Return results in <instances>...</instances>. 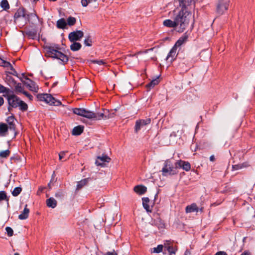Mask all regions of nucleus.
<instances>
[{
    "mask_svg": "<svg viewBox=\"0 0 255 255\" xmlns=\"http://www.w3.org/2000/svg\"><path fill=\"white\" fill-rule=\"evenodd\" d=\"M179 6L181 8L188 9V6H190L192 3H194V0H179Z\"/></svg>",
    "mask_w": 255,
    "mask_h": 255,
    "instance_id": "14",
    "label": "nucleus"
},
{
    "mask_svg": "<svg viewBox=\"0 0 255 255\" xmlns=\"http://www.w3.org/2000/svg\"><path fill=\"white\" fill-rule=\"evenodd\" d=\"M84 44L86 46H91L92 45V40L90 37H88L84 40Z\"/></svg>",
    "mask_w": 255,
    "mask_h": 255,
    "instance_id": "44",
    "label": "nucleus"
},
{
    "mask_svg": "<svg viewBox=\"0 0 255 255\" xmlns=\"http://www.w3.org/2000/svg\"><path fill=\"white\" fill-rule=\"evenodd\" d=\"M134 191L139 195L144 194L147 190V188L143 185H136L134 187Z\"/></svg>",
    "mask_w": 255,
    "mask_h": 255,
    "instance_id": "16",
    "label": "nucleus"
},
{
    "mask_svg": "<svg viewBox=\"0 0 255 255\" xmlns=\"http://www.w3.org/2000/svg\"><path fill=\"white\" fill-rule=\"evenodd\" d=\"M10 154V151L8 149L1 151L0 152V157L1 158H6Z\"/></svg>",
    "mask_w": 255,
    "mask_h": 255,
    "instance_id": "40",
    "label": "nucleus"
},
{
    "mask_svg": "<svg viewBox=\"0 0 255 255\" xmlns=\"http://www.w3.org/2000/svg\"><path fill=\"white\" fill-rule=\"evenodd\" d=\"M39 190H40L41 191H42V188H41V189L39 188Z\"/></svg>",
    "mask_w": 255,
    "mask_h": 255,
    "instance_id": "64",
    "label": "nucleus"
},
{
    "mask_svg": "<svg viewBox=\"0 0 255 255\" xmlns=\"http://www.w3.org/2000/svg\"><path fill=\"white\" fill-rule=\"evenodd\" d=\"M103 113H95L94 119L100 120L101 119H108L114 116V113L111 114L108 110H103Z\"/></svg>",
    "mask_w": 255,
    "mask_h": 255,
    "instance_id": "7",
    "label": "nucleus"
},
{
    "mask_svg": "<svg viewBox=\"0 0 255 255\" xmlns=\"http://www.w3.org/2000/svg\"><path fill=\"white\" fill-rule=\"evenodd\" d=\"M51 181H50V182L48 185V187H49L50 189L51 188Z\"/></svg>",
    "mask_w": 255,
    "mask_h": 255,
    "instance_id": "59",
    "label": "nucleus"
},
{
    "mask_svg": "<svg viewBox=\"0 0 255 255\" xmlns=\"http://www.w3.org/2000/svg\"><path fill=\"white\" fill-rule=\"evenodd\" d=\"M206 50L205 49H204V50H202V52H201V53H203L205 52H206Z\"/></svg>",
    "mask_w": 255,
    "mask_h": 255,
    "instance_id": "61",
    "label": "nucleus"
},
{
    "mask_svg": "<svg viewBox=\"0 0 255 255\" xmlns=\"http://www.w3.org/2000/svg\"><path fill=\"white\" fill-rule=\"evenodd\" d=\"M10 93H12L11 90L0 84V93H3L4 94V95H7Z\"/></svg>",
    "mask_w": 255,
    "mask_h": 255,
    "instance_id": "32",
    "label": "nucleus"
},
{
    "mask_svg": "<svg viewBox=\"0 0 255 255\" xmlns=\"http://www.w3.org/2000/svg\"><path fill=\"white\" fill-rule=\"evenodd\" d=\"M29 16V14L26 13L25 10L24 8L19 7L14 14V18L16 19L22 17L28 19Z\"/></svg>",
    "mask_w": 255,
    "mask_h": 255,
    "instance_id": "12",
    "label": "nucleus"
},
{
    "mask_svg": "<svg viewBox=\"0 0 255 255\" xmlns=\"http://www.w3.org/2000/svg\"><path fill=\"white\" fill-rule=\"evenodd\" d=\"M173 19L175 20L176 24L178 26L177 31L183 32L188 25L190 19L192 17L191 12L188 9L177 8L173 11Z\"/></svg>",
    "mask_w": 255,
    "mask_h": 255,
    "instance_id": "1",
    "label": "nucleus"
},
{
    "mask_svg": "<svg viewBox=\"0 0 255 255\" xmlns=\"http://www.w3.org/2000/svg\"><path fill=\"white\" fill-rule=\"evenodd\" d=\"M12 82L15 85L14 90L15 93L17 94L19 93L23 94V92L25 91L23 90L24 88L22 86V84L20 83H17L14 79H12Z\"/></svg>",
    "mask_w": 255,
    "mask_h": 255,
    "instance_id": "17",
    "label": "nucleus"
},
{
    "mask_svg": "<svg viewBox=\"0 0 255 255\" xmlns=\"http://www.w3.org/2000/svg\"><path fill=\"white\" fill-rule=\"evenodd\" d=\"M176 169V166L174 167L171 161L167 160L164 162L163 167L161 170L162 175L164 176H167L176 174L177 173Z\"/></svg>",
    "mask_w": 255,
    "mask_h": 255,
    "instance_id": "4",
    "label": "nucleus"
},
{
    "mask_svg": "<svg viewBox=\"0 0 255 255\" xmlns=\"http://www.w3.org/2000/svg\"><path fill=\"white\" fill-rule=\"evenodd\" d=\"M19 109L22 111H26L28 109L27 105L23 101L20 100L18 104Z\"/></svg>",
    "mask_w": 255,
    "mask_h": 255,
    "instance_id": "37",
    "label": "nucleus"
},
{
    "mask_svg": "<svg viewBox=\"0 0 255 255\" xmlns=\"http://www.w3.org/2000/svg\"><path fill=\"white\" fill-rule=\"evenodd\" d=\"M83 117L89 119H94L95 113L85 110Z\"/></svg>",
    "mask_w": 255,
    "mask_h": 255,
    "instance_id": "30",
    "label": "nucleus"
},
{
    "mask_svg": "<svg viewBox=\"0 0 255 255\" xmlns=\"http://www.w3.org/2000/svg\"><path fill=\"white\" fill-rule=\"evenodd\" d=\"M223 254H224V252L220 251L216 253L215 255H223Z\"/></svg>",
    "mask_w": 255,
    "mask_h": 255,
    "instance_id": "54",
    "label": "nucleus"
},
{
    "mask_svg": "<svg viewBox=\"0 0 255 255\" xmlns=\"http://www.w3.org/2000/svg\"><path fill=\"white\" fill-rule=\"evenodd\" d=\"M55 196L57 198H62L64 196V194L62 191H59L55 193Z\"/></svg>",
    "mask_w": 255,
    "mask_h": 255,
    "instance_id": "46",
    "label": "nucleus"
},
{
    "mask_svg": "<svg viewBox=\"0 0 255 255\" xmlns=\"http://www.w3.org/2000/svg\"><path fill=\"white\" fill-rule=\"evenodd\" d=\"M4 103L3 98L1 97H0V107L2 106Z\"/></svg>",
    "mask_w": 255,
    "mask_h": 255,
    "instance_id": "52",
    "label": "nucleus"
},
{
    "mask_svg": "<svg viewBox=\"0 0 255 255\" xmlns=\"http://www.w3.org/2000/svg\"><path fill=\"white\" fill-rule=\"evenodd\" d=\"M163 24L164 26L170 28H174L177 26L175 20L174 19V20H171V19H166L163 21Z\"/></svg>",
    "mask_w": 255,
    "mask_h": 255,
    "instance_id": "18",
    "label": "nucleus"
},
{
    "mask_svg": "<svg viewBox=\"0 0 255 255\" xmlns=\"http://www.w3.org/2000/svg\"><path fill=\"white\" fill-rule=\"evenodd\" d=\"M8 130V127L5 124H0V135L1 136L5 135L6 132Z\"/></svg>",
    "mask_w": 255,
    "mask_h": 255,
    "instance_id": "28",
    "label": "nucleus"
},
{
    "mask_svg": "<svg viewBox=\"0 0 255 255\" xmlns=\"http://www.w3.org/2000/svg\"><path fill=\"white\" fill-rule=\"evenodd\" d=\"M176 166L177 168H182L186 171H188L191 169L190 164L188 162L183 161L181 160H178L177 162H176Z\"/></svg>",
    "mask_w": 255,
    "mask_h": 255,
    "instance_id": "10",
    "label": "nucleus"
},
{
    "mask_svg": "<svg viewBox=\"0 0 255 255\" xmlns=\"http://www.w3.org/2000/svg\"><path fill=\"white\" fill-rule=\"evenodd\" d=\"M177 49H171L166 57V60H169L172 62L176 57L177 53L176 52Z\"/></svg>",
    "mask_w": 255,
    "mask_h": 255,
    "instance_id": "15",
    "label": "nucleus"
},
{
    "mask_svg": "<svg viewBox=\"0 0 255 255\" xmlns=\"http://www.w3.org/2000/svg\"><path fill=\"white\" fill-rule=\"evenodd\" d=\"M45 55L47 57L56 58L61 61L63 63H66L68 60V57L62 52L58 50V49H44Z\"/></svg>",
    "mask_w": 255,
    "mask_h": 255,
    "instance_id": "2",
    "label": "nucleus"
},
{
    "mask_svg": "<svg viewBox=\"0 0 255 255\" xmlns=\"http://www.w3.org/2000/svg\"><path fill=\"white\" fill-rule=\"evenodd\" d=\"M95 62H96V63H98L99 65H101V64H102L104 63V62L102 60H100V61H95Z\"/></svg>",
    "mask_w": 255,
    "mask_h": 255,
    "instance_id": "56",
    "label": "nucleus"
},
{
    "mask_svg": "<svg viewBox=\"0 0 255 255\" xmlns=\"http://www.w3.org/2000/svg\"><path fill=\"white\" fill-rule=\"evenodd\" d=\"M82 46L81 44L79 42H74L71 45L70 48H81Z\"/></svg>",
    "mask_w": 255,
    "mask_h": 255,
    "instance_id": "47",
    "label": "nucleus"
},
{
    "mask_svg": "<svg viewBox=\"0 0 255 255\" xmlns=\"http://www.w3.org/2000/svg\"><path fill=\"white\" fill-rule=\"evenodd\" d=\"M22 189L21 187H15L13 191L12 192V194L13 196H17L21 192Z\"/></svg>",
    "mask_w": 255,
    "mask_h": 255,
    "instance_id": "39",
    "label": "nucleus"
},
{
    "mask_svg": "<svg viewBox=\"0 0 255 255\" xmlns=\"http://www.w3.org/2000/svg\"><path fill=\"white\" fill-rule=\"evenodd\" d=\"M25 79L29 81V83H25V85L28 88L29 90L35 93L38 92L39 88L36 84L28 78L26 77Z\"/></svg>",
    "mask_w": 255,
    "mask_h": 255,
    "instance_id": "11",
    "label": "nucleus"
},
{
    "mask_svg": "<svg viewBox=\"0 0 255 255\" xmlns=\"http://www.w3.org/2000/svg\"><path fill=\"white\" fill-rule=\"evenodd\" d=\"M57 82H55V83H54L53 84V85H52V87H54V86H55L57 85Z\"/></svg>",
    "mask_w": 255,
    "mask_h": 255,
    "instance_id": "57",
    "label": "nucleus"
},
{
    "mask_svg": "<svg viewBox=\"0 0 255 255\" xmlns=\"http://www.w3.org/2000/svg\"><path fill=\"white\" fill-rule=\"evenodd\" d=\"M186 212L187 213H192V212H198L199 210V208L197 206L196 204L195 203H193L191 204V205L187 206L186 207Z\"/></svg>",
    "mask_w": 255,
    "mask_h": 255,
    "instance_id": "21",
    "label": "nucleus"
},
{
    "mask_svg": "<svg viewBox=\"0 0 255 255\" xmlns=\"http://www.w3.org/2000/svg\"><path fill=\"white\" fill-rule=\"evenodd\" d=\"M187 39L188 36L187 35L183 36L176 41V42L173 46L172 48H177L178 47L181 46L183 43L187 41Z\"/></svg>",
    "mask_w": 255,
    "mask_h": 255,
    "instance_id": "19",
    "label": "nucleus"
},
{
    "mask_svg": "<svg viewBox=\"0 0 255 255\" xmlns=\"http://www.w3.org/2000/svg\"><path fill=\"white\" fill-rule=\"evenodd\" d=\"M5 231L8 237H11L13 235V231L11 228L7 227L5 228Z\"/></svg>",
    "mask_w": 255,
    "mask_h": 255,
    "instance_id": "45",
    "label": "nucleus"
},
{
    "mask_svg": "<svg viewBox=\"0 0 255 255\" xmlns=\"http://www.w3.org/2000/svg\"><path fill=\"white\" fill-rule=\"evenodd\" d=\"M163 246L162 245H159L157 247L153 248L152 253H159L162 251Z\"/></svg>",
    "mask_w": 255,
    "mask_h": 255,
    "instance_id": "41",
    "label": "nucleus"
},
{
    "mask_svg": "<svg viewBox=\"0 0 255 255\" xmlns=\"http://www.w3.org/2000/svg\"><path fill=\"white\" fill-rule=\"evenodd\" d=\"M111 158L107 155H102V156H99L98 157V160L96 161L95 164L97 166H103L104 165V162H109Z\"/></svg>",
    "mask_w": 255,
    "mask_h": 255,
    "instance_id": "13",
    "label": "nucleus"
},
{
    "mask_svg": "<svg viewBox=\"0 0 255 255\" xmlns=\"http://www.w3.org/2000/svg\"><path fill=\"white\" fill-rule=\"evenodd\" d=\"M38 0H33V1H34V2H36V1H38Z\"/></svg>",
    "mask_w": 255,
    "mask_h": 255,
    "instance_id": "63",
    "label": "nucleus"
},
{
    "mask_svg": "<svg viewBox=\"0 0 255 255\" xmlns=\"http://www.w3.org/2000/svg\"><path fill=\"white\" fill-rule=\"evenodd\" d=\"M21 81L23 83V84L25 85V83H29V81L28 80H27L26 82L25 81H23L22 80H21Z\"/></svg>",
    "mask_w": 255,
    "mask_h": 255,
    "instance_id": "58",
    "label": "nucleus"
},
{
    "mask_svg": "<svg viewBox=\"0 0 255 255\" xmlns=\"http://www.w3.org/2000/svg\"><path fill=\"white\" fill-rule=\"evenodd\" d=\"M241 255H251V253L248 251H246L243 253Z\"/></svg>",
    "mask_w": 255,
    "mask_h": 255,
    "instance_id": "50",
    "label": "nucleus"
},
{
    "mask_svg": "<svg viewBox=\"0 0 255 255\" xmlns=\"http://www.w3.org/2000/svg\"><path fill=\"white\" fill-rule=\"evenodd\" d=\"M83 127L78 126L74 128L72 130V133L74 135H79L83 131Z\"/></svg>",
    "mask_w": 255,
    "mask_h": 255,
    "instance_id": "24",
    "label": "nucleus"
},
{
    "mask_svg": "<svg viewBox=\"0 0 255 255\" xmlns=\"http://www.w3.org/2000/svg\"><path fill=\"white\" fill-rule=\"evenodd\" d=\"M248 166V164L247 163H243L241 164H238L236 165H233L232 166L233 170H237L240 169H242L244 167H246Z\"/></svg>",
    "mask_w": 255,
    "mask_h": 255,
    "instance_id": "33",
    "label": "nucleus"
},
{
    "mask_svg": "<svg viewBox=\"0 0 255 255\" xmlns=\"http://www.w3.org/2000/svg\"><path fill=\"white\" fill-rule=\"evenodd\" d=\"M0 6L4 10H8L10 7L9 4L7 0H2L0 2Z\"/></svg>",
    "mask_w": 255,
    "mask_h": 255,
    "instance_id": "35",
    "label": "nucleus"
},
{
    "mask_svg": "<svg viewBox=\"0 0 255 255\" xmlns=\"http://www.w3.org/2000/svg\"><path fill=\"white\" fill-rule=\"evenodd\" d=\"M89 178H85L77 182L76 190H79L83 188L88 183Z\"/></svg>",
    "mask_w": 255,
    "mask_h": 255,
    "instance_id": "25",
    "label": "nucleus"
},
{
    "mask_svg": "<svg viewBox=\"0 0 255 255\" xmlns=\"http://www.w3.org/2000/svg\"><path fill=\"white\" fill-rule=\"evenodd\" d=\"M11 70L13 71V72L12 73V74H13V75L17 76V74L16 71L13 68Z\"/></svg>",
    "mask_w": 255,
    "mask_h": 255,
    "instance_id": "53",
    "label": "nucleus"
},
{
    "mask_svg": "<svg viewBox=\"0 0 255 255\" xmlns=\"http://www.w3.org/2000/svg\"><path fill=\"white\" fill-rule=\"evenodd\" d=\"M84 36V33L81 30L73 31L69 33L68 38L70 41L74 42L80 40Z\"/></svg>",
    "mask_w": 255,
    "mask_h": 255,
    "instance_id": "9",
    "label": "nucleus"
},
{
    "mask_svg": "<svg viewBox=\"0 0 255 255\" xmlns=\"http://www.w3.org/2000/svg\"><path fill=\"white\" fill-rule=\"evenodd\" d=\"M38 101L45 102L50 105L58 106L61 105V102L56 100L50 94H39L36 96Z\"/></svg>",
    "mask_w": 255,
    "mask_h": 255,
    "instance_id": "3",
    "label": "nucleus"
},
{
    "mask_svg": "<svg viewBox=\"0 0 255 255\" xmlns=\"http://www.w3.org/2000/svg\"><path fill=\"white\" fill-rule=\"evenodd\" d=\"M0 66L4 67H10V69H12L11 64L9 62L4 60L3 58L0 56Z\"/></svg>",
    "mask_w": 255,
    "mask_h": 255,
    "instance_id": "29",
    "label": "nucleus"
},
{
    "mask_svg": "<svg viewBox=\"0 0 255 255\" xmlns=\"http://www.w3.org/2000/svg\"><path fill=\"white\" fill-rule=\"evenodd\" d=\"M67 22H66L67 24H68L69 26H72L75 24V23L76 22V19L74 17L69 16L67 18Z\"/></svg>",
    "mask_w": 255,
    "mask_h": 255,
    "instance_id": "38",
    "label": "nucleus"
},
{
    "mask_svg": "<svg viewBox=\"0 0 255 255\" xmlns=\"http://www.w3.org/2000/svg\"><path fill=\"white\" fill-rule=\"evenodd\" d=\"M46 205L48 207L54 208L57 206V201L53 197H50L46 200Z\"/></svg>",
    "mask_w": 255,
    "mask_h": 255,
    "instance_id": "23",
    "label": "nucleus"
},
{
    "mask_svg": "<svg viewBox=\"0 0 255 255\" xmlns=\"http://www.w3.org/2000/svg\"><path fill=\"white\" fill-rule=\"evenodd\" d=\"M159 83L158 77H157L156 79L152 80L149 83L146 85V87L149 88V89L154 87L155 85H157Z\"/></svg>",
    "mask_w": 255,
    "mask_h": 255,
    "instance_id": "31",
    "label": "nucleus"
},
{
    "mask_svg": "<svg viewBox=\"0 0 255 255\" xmlns=\"http://www.w3.org/2000/svg\"><path fill=\"white\" fill-rule=\"evenodd\" d=\"M97 0H81V4L83 6H87L89 3L93 2H96Z\"/></svg>",
    "mask_w": 255,
    "mask_h": 255,
    "instance_id": "43",
    "label": "nucleus"
},
{
    "mask_svg": "<svg viewBox=\"0 0 255 255\" xmlns=\"http://www.w3.org/2000/svg\"><path fill=\"white\" fill-rule=\"evenodd\" d=\"M2 200H6L8 201V199L7 198L6 193L4 191H0V201Z\"/></svg>",
    "mask_w": 255,
    "mask_h": 255,
    "instance_id": "42",
    "label": "nucleus"
},
{
    "mask_svg": "<svg viewBox=\"0 0 255 255\" xmlns=\"http://www.w3.org/2000/svg\"><path fill=\"white\" fill-rule=\"evenodd\" d=\"M210 160L211 161H214L215 160V157L214 155H211L210 157Z\"/></svg>",
    "mask_w": 255,
    "mask_h": 255,
    "instance_id": "55",
    "label": "nucleus"
},
{
    "mask_svg": "<svg viewBox=\"0 0 255 255\" xmlns=\"http://www.w3.org/2000/svg\"><path fill=\"white\" fill-rule=\"evenodd\" d=\"M27 205H26L22 213L18 216L19 219L25 220L28 218L29 210L27 208Z\"/></svg>",
    "mask_w": 255,
    "mask_h": 255,
    "instance_id": "22",
    "label": "nucleus"
},
{
    "mask_svg": "<svg viewBox=\"0 0 255 255\" xmlns=\"http://www.w3.org/2000/svg\"><path fill=\"white\" fill-rule=\"evenodd\" d=\"M66 151H61L59 154V158L60 160H61L64 156Z\"/></svg>",
    "mask_w": 255,
    "mask_h": 255,
    "instance_id": "49",
    "label": "nucleus"
},
{
    "mask_svg": "<svg viewBox=\"0 0 255 255\" xmlns=\"http://www.w3.org/2000/svg\"><path fill=\"white\" fill-rule=\"evenodd\" d=\"M223 255H227V254L225 252H224V254H223Z\"/></svg>",
    "mask_w": 255,
    "mask_h": 255,
    "instance_id": "62",
    "label": "nucleus"
},
{
    "mask_svg": "<svg viewBox=\"0 0 255 255\" xmlns=\"http://www.w3.org/2000/svg\"><path fill=\"white\" fill-rule=\"evenodd\" d=\"M23 94L26 96L29 99L30 101H32L33 100V96L30 94H29L27 92L25 91L24 92H23Z\"/></svg>",
    "mask_w": 255,
    "mask_h": 255,
    "instance_id": "48",
    "label": "nucleus"
},
{
    "mask_svg": "<svg viewBox=\"0 0 255 255\" xmlns=\"http://www.w3.org/2000/svg\"><path fill=\"white\" fill-rule=\"evenodd\" d=\"M230 0H218L216 5V12L219 15H222L228 9Z\"/></svg>",
    "mask_w": 255,
    "mask_h": 255,
    "instance_id": "6",
    "label": "nucleus"
},
{
    "mask_svg": "<svg viewBox=\"0 0 255 255\" xmlns=\"http://www.w3.org/2000/svg\"><path fill=\"white\" fill-rule=\"evenodd\" d=\"M142 206L143 208L147 212H151V210L150 209V206L149 205V199L148 197H143L142 198Z\"/></svg>",
    "mask_w": 255,
    "mask_h": 255,
    "instance_id": "20",
    "label": "nucleus"
},
{
    "mask_svg": "<svg viewBox=\"0 0 255 255\" xmlns=\"http://www.w3.org/2000/svg\"><path fill=\"white\" fill-rule=\"evenodd\" d=\"M105 255H117V254L115 252H108Z\"/></svg>",
    "mask_w": 255,
    "mask_h": 255,
    "instance_id": "51",
    "label": "nucleus"
},
{
    "mask_svg": "<svg viewBox=\"0 0 255 255\" xmlns=\"http://www.w3.org/2000/svg\"><path fill=\"white\" fill-rule=\"evenodd\" d=\"M151 120L149 118L145 120H138L135 122L134 127V131L135 133H137L144 126L149 124Z\"/></svg>",
    "mask_w": 255,
    "mask_h": 255,
    "instance_id": "8",
    "label": "nucleus"
},
{
    "mask_svg": "<svg viewBox=\"0 0 255 255\" xmlns=\"http://www.w3.org/2000/svg\"><path fill=\"white\" fill-rule=\"evenodd\" d=\"M14 118L13 116H9L6 119V122L9 125V129L11 130H15V125L14 123Z\"/></svg>",
    "mask_w": 255,
    "mask_h": 255,
    "instance_id": "27",
    "label": "nucleus"
},
{
    "mask_svg": "<svg viewBox=\"0 0 255 255\" xmlns=\"http://www.w3.org/2000/svg\"><path fill=\"white\" fill-rule=\"evenodd\" d=\"M166 251H167L168 252L169 255H172V254H175V251L174 248L172 246H165L164 249V252L165 254H166Z\"/></svg>",
    "mask_w": 255,
    "mask_h": 255,
    "instance_id": "34",
    "label": "nucleus"
},
{
    "mask_svg": "<svg viewBox=\"0 0 255 255\" xmlns=\"http://www.w3.org/2000/svg\"><path fill=\"white\" fill-rule=\"evenodd\" d=\"M85 110L83 108H74L73 109V112L75 114L83 117Z\"/></svg>",
    "mask_w": 255,
    "mask_h": 255,
    "instance_id": "36",
    "label": "nucleus"
},
{
    "mask_svg": "<svg viewBox=\"0 0 255 255\" xmlns=\"http://www.w3.org/2000/svg\"><path fill=\"white\" fill-rule=\"evenodd\" d=\"M67 25V23L65 20L63 18H60L57 21L56 26L58 28L64 29Z\"/></svg>",
    "mask_w": 255,
    "mask_h": 255,
    "instance_id": "26",
    "label": "nucleus"
},
{
    "mask_svg": "<svg viewBox=\"0 0 255 255\" xmlns=\"http://www.w3.org/2000/svg\"><path fill=\"white\" fill-rule=\"evenodd\" d=\"M79 49H71V50H72L73 51H77Z\"/></svg>",
    "mask_w": 255,
    "mask_h": 255,
    "instance_id": "60",
    "label": "nucleus"
},
{
    "mask_svg": "<svg viewBox=\"0 0 255 255\" xmlns=\"http://www.w3.org/2000/svg\"><path fill=\"white\" fill-rule=\"evenodd\" d=\"M3 96L6 98L8 104V110L10 111L12 108H16L18 107L20 99L13 94V92L8 94L7 95H3Z\"/></svg>",
    "mask_w": 255,
    "mask_h": 255,
    "instance_id": "5",
    "label": "nucleus"
}]
</instances>
